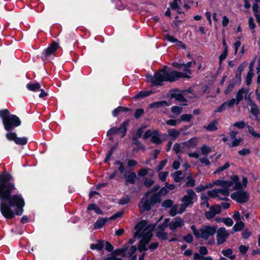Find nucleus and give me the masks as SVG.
Here are the masks:
<instances>
[{
  "label": "nucleus",
  "mask_w": 260,
  "mask_h": 260,
  "mask_svg": "<svg viewBox=\"0 0 260 260\" xmlns=\"http://www.w3.org/2000/svg\"><path fill=\"white\" fill-rule=\"evenodd\" d=\"M12 176L7 173L0 174V204L1 211L7 219H12L15 214H22L24 200L20 194L11 196L16 189L15 184L10 182Z\"/></svg>",
  "instance_id": "1"
},
{
  "label": "nucleus",
  "mask_w": 260,
  "mask_h": 260,
  "mask_svg": "<svg viewBox=\"0 0 260 260\" xmlns=\"http://www.w3.org/2000/svg\"><path fill=\"white\" fill-rule=\"evenodd\" d=\"M167 69L168 68L165 67L158 72L155 73L153 76L147 75V80L151 82L152 85L159 86L161 85L164 81L173 82L180 78H189L190 77L186 73Z\"/></svg>",
  "instance_id": "2"
},
{
  "label": "nucleus",
  "mask_w": 260,
  "mask_h": 260,
  "mask_svg": "<svg viewBox=\"0 0 260 260\" xmlns=\"http://www.w3.org/2000/svg\"><path fill=\"white\" fill-rule=\"evenodd\" d=\"M155 225L154 224H148L145 220H142L135 227L136 233L134 234L135 237L141 238L138 245V250L142 252L147 250L146 245L150 241L152 237V232L154 230Z\"/></svg>",
  "instance_id": "3"
},
{
  "label": "nucleus",
  "mask_w": 260,
  "mask_h": 260,
  "mask_svg": "<svg viewBox=\"0 0 260 260\" xmlns=\"http://www.w3.org/2000/svg\"><path fill=\"white\" fill-rule=\"evenodd\" d=\"M152 191H147L142 198L139 204L140 209H143L144 210L149 211L151 209V206L155 204L159 203L161 201L160 194H166L168 190L165 187L162 188L158 193H155L151 196L148 199V196Z\"/></svg>",
  "instance_id": "4"
},
{
  "label": "nucleus",
  "mask_w": 260,
  "mask_h": 260,
  "mask_svg": "<svg viewBox=\"0 0 260 260\" xmlns=\"http://www.w3.org/2000/svg\"><path fill=\"white\" fill-rule=\"evenodd\" d=\"M190 229L196 238L207 240L210 237L214 236L215 234L217 226L215 225H203L199 229H197L195 225H192Z\"/></svg>",
  "instance_id": "5"
},
{
  "label": "nucleus",
  "mask_w": 260,
  "mask_h": 260,
  "mask_svg": "<svg viewBox=\"0 0 260 260\" xmlns=\"http://www.w3.org/2000/svg\"><path fill=\"white\" fill-rule=\"evenodd\" d=\"M186 194L181 198L182 204L179 207L180 213H183L188 207H191L198 200V197L196 192L192 189H187Z\"/></svg>",
  "instance_id": "6"
},
{
  "label": "nucleus",
  "mask_w": 260,
  "mask_h": 260,
  "mask_svg": "<svg viewBox=\"0 0 260 260\" xmlns=\"http://www.w3.org/2000/svg\"><path fill=\"white\" fill-rule=\"evenodd\" d=\"M231 186H225L220 188H215L207 192L208 196L210 198H218L220 200H227V197L230 194Z\"/></svg>",
  "instance_id": "7"
},
{
  "label": "nucleus",
  "mask_w": 260,
  "mask_h": 260,
  "mask_svg": "<svg viewBox=\"0 0 260 260\" xmlns=\"http://www.w3.org/2000/svg\"><path fill=\"white\" fill-rule=\"evenodd\" d=\"M129 124V121H125L123 122L119 128L113 127L107 132V136H110L114 135H119L120 138H123L125 136L127 131V127Z\"/></svg>",
  "instance_id": "8"
},
{
  "label": "nucleus",
  "mask_w": 260,
  "mask_h": 260,
  "mask_svg": "<svg viewBox=\"0 0 260 260\" xmlns=\"http://www.w3.org/2000/svg\"><path fill=\"white\" fill-rule=\"evenodd\" d=\"M21 124V121L19 117L15 115H10L7 120H5L4 123L5 128L7 131H10Z\"/></svg>",
  "instance_id": "9"
},
{
  "label": "nucleus",
  "mask_w": 260,
  "mask_h": 260,
  "mask_svg": "<svg viewBox=\"0 0 260 260\" xmlns=\"http://www.w3.org/2000/svg\"><path fill=\"white\" fill-rule=\"evenodd\" d=\"M216 240L217 244L220 245L224 243L230 236L229 232L225 228L221 227L216 230Z\"/></svg>",
  "instance_id": "10"
},
{
  "label": "nucleus",
  "mask_w": 260,
  "mask_h": 260,
  "mask_svg": "<svg viewBox=\"0 0 260 260\" xmlns=\"http://www.w3.org/2000/svg\"><path fill=\"white\" fill-rule=\"evenodd\" d=\"M231 197L239 203H243L248 200L249 194L246 191H239L232 193Z\"/></svg>",
  "instance_id": "11"
},
{
  "label": "nucleus",
  "mask_w": 260,
  "mask_h": 260,
  "mask_svg": "<svg viewBox=\"0 0 260 260\" xmlns=\"http://www.w3.org/2000/svg\"><path fill=\"white\" fill-rule=\"evenodd\" d=\"M58 47L59 45L58 43L54 41L51 44L44 50L43 53V60H46L50 57L57 50Z\"/></svg>",
  "instance_id": "12"
},
{
  "label": "nucleus",
  "mask_w": 260,
  "mask_h": 260,
  "mask_svg": "<svg viewBox=\"0 0 260 260\" xmlns=\"http://www.w3.org/2000/svg\"><path fill=\"white\" fill-rule=\"evenodd\" d=\"M248 89H246L243 88L239 89L236 93V99L230 100V101L232 102L233 106L235 105H238L239 102L243 99L244 96L246 98L248 93Z\"/></svg>",
  "instance_id": "13"
},
{
  "label": "nucleus",
  "mask_w": 260,
  "mask_h": 260,
  "mask_svg": "<svg viewBox=\"0 0 260 260\" xmlns=\"http://www.w3.org/2000/svg\"><path fill=\"white\" fill-rule=\"evenodd\" d=\"M221 209L219 205L212 206L210 207L209 210L205 213L206 218L210 220L221 212Z\"/></svg>",
  "instance_id": "14"
},
{
  "label": "nucleus",
  "mask_w": 260,
  "mask_h": 260,
  "mask_svg": "<svg viewBox=\"0 0 260 260\" xmlns=\"http://www.w3.org/2000/svg\"><path fill=\"white\" fill-rule=\"evenodd\" d=\"M184 221L181 217H176L169 224L170 229L174 232L178 228H181L184 225Z\"/></svg>",
  "instance_id": "15"
},
{
  "label": "nucleus",
  "mask_w": 260,
  "mask_h": 260,
  "mask_svg": "<svg viewBox=\"0 0 260 260\" xmlns=\"http://www.w3.org/2000/svg\"><path fill=\"white\" fill-rule=\"evenodd\" d=\"M167 224L163 223L162 224L159 225L156 229V236L163 240H166L168 239V234L165 232V230L167 228Z\"/></svg>",
  "instance_id": "16"
},
{
  "label": "nucleus",
  "mask_w": 260,
  "mask_h": 260,
  "mask_svg": "<svg viewBox=\"0 0 260 260\" xmlns=\"http://www.w3.org/2000/svg\"><path fill=\"white\" fill-rule=\"evenodd\" d=\"M234 107L232 102L228 100L222 103L220 106L214 110L215 113H220L226 110L232 108Z\"/></svg>",
  "instance_id": "17"
},
{
  "label": "nucleus",
  "mask_w": 260,
  "mask_h": 260,
  "mask_svg": "<svg viewBox=\"0 0 260 260\" xmlns=\"http://www.w3.org/2000/svg\"><path fill=\"white\" fill-rule=\"evenodd\" d=\"M165 38L166 40L169 42L172 43H176V46L181 48L182 49H185L186 46L185 45L180 41L178 40L177 39L175 38L173 36L170 35L169 34H166L165 35Z\"/></svg>",
  "instance_id": "18"
},
{
  "label": "nucleus",
  "mask_w": 260,
  "mask_h": 260,
  "mask_svg": "<svg viewBox=\"0 0 260 260\" xmlns=\"http://www.w3.org/2000/svg\"><path fill=\"white\" fill-rule=\"evenodd\" d=\"M124 177L126 179V184L128 183L134 184L135 183L137 175L135 172L126 173L124 174Z\"/></svg>",
  "instance_id": "19"
},
{
  "label": "nucleus",
  "mask_w": 260,
  "mask_h": 260,
  "mask_svg": "<svg viewBox=\"0 0 260 260\" xmlns=\"http://www.w3.org/2000/svg\"><path fill=\"white\" fill-rule=\"evenodd\" d=\"M162 134H160L158 131H154L153 134L151 137V142L156 144H160L162 143V141L161 140V136Z\"/></svg>",
  "instance_id": "20"
},
{
  "label": "nucleus",
  "mask_w": 260,
  "mask_h": 260,
  "mask_svg": "<svg viewBox=\"0 0 260 260\" xmlns=\"http://www.w3.org/2000/svg\"><path fill=\"white\" fill-rule=\"evenodd\" d=\"M170 104L166 101H162L159 102H155L151 103L149 105V108L151 109L153 108H158L165 106H169Z\"/></svg>",
  "instance_id": "21"
},
{
  "label": "nucleus",
  "mask_w": 260,
  "mask_h": 260,
  "mask_svg": "<svg viewBox=\"0 0 260 260\" xmlns=\"http://www.w3.org/2000/svg\"><path fill=\"white\" fill-rule=\"evenodd\" d=\"M172 96L180 102H183L186 101L182 92L179 90H176L174 93H173L172 94Z\"/></svg>",
  "instance_id": "22"
},
{
  "label": "nucleus",
  "mask_w": 260,
  "mask_h": 260,
  "mask_svg": "<svg viewBox=\"0 0 260 260\" xmlns=\"http://www.w3.org/2000/svg\"><path fill=\"white\" fill-rule=\"evenodd\" d=\"M104 240H99L96 243L91 244L90 248L92 250H101L104 246Z\"/></svg>",
  "instance_id": "23"
},
{
  "label": "nucleus",
  "mask_w": 260,
  "mask_h": 260,
  "mask_svg": "<svg viewBox=\"0 0 260 260\" xmlns=\"http://www.w3.org/2000/svg\"><path fill=\"white\" fill-rule=\"evenodd\" d=\"M168 134L173 140H176L180 135V132L174 129H169L167 131Z\"/></svg>",
  "instance_id": "24"
},
{
  "label": "nucleus",
  "mask_w": 260,
  "mask_h": 260,
  "mask_svg": "<svg viewBox=\"0 0 260 260\" xmlns=\"http://www.w3.org/2000/svg\"><path fill=\"white\" fill-rule=\"evenodd\" d=\"M26 87L28 89L32 91H38L41 88L40 84L38 82L27 84Z\"/></svg>",
  "instance_id": "25"
},
{
  "label": "nucleus",
  "mask_w": 260,
  "mask_h": 260,
  "mask_svg": "<svg viewBox=\"0 0 260 260\" xmlns=\"http://www.w3.org/2000/svg\"><path fill=\"white\" fill-rule=\"evenodd\" d=\"M198 142V140L197 138H192L189 140L184 142L183 144L189 148L194 147Z\"/></svg>",
  "instance_id": "26"
},
{
  "label": "nucleus",
  "mask_w": 260,
  "mask_h": 260,
  "mask_svg": "<svg viewBox=\"0 0 260 260\" xmlns=\"http://www.w3.org/2000/svg\"><path fill=\"white\" fill-rule=\"evenodd\" d=\"M214 184L215 185L220 186L221 187H223L225 186H232L233 185L232 181H225L219 180H216L214 182Z\"/></svg>",
  "instance_id": "27"
},
{
  "label": "nucleus",
  "mask_w": 260,
  "mask_h": 260,
  "mask_svg": "<svg viewBox=\"0 0 260 260\" xmlns=\"http://www.w3.org/2000/svg\"><path fill=\"white\" fill-rule=\"evenodd\" d=\"M246 127L248 129V131L249 133L254 138L258 139L260 138V134L258 133H257L254 129V128L249 125H247Z\"/></svg>",
  "instance_id": "28"
},
{
  "label": "nucleus",
  "mask_w": 260,
  "mask_h": 260,
  "mask_svg": "<svg viewBox=\"0 0 260 260\" xmlns=\"http://www.w3.org/2000/svg\"><path fill=\"white\" fill-rule=\"evenodd\" d=\"M108 221L107 218H101L98 220L94 223V227L95 229H99L103 226L106 222Z\"/></svg>",
  "instance_id": "29"
},
{
  "label": "nucleus",
  "mask_w": 260,
  "mask_h": 260,
  "mask_svg": "<svg viewBox=\"0 0 260 260\" xmlns=\"http://www.w3.org/2000/svg\"><path fill=\"white\" fill-rule=\"evenodd\" d=\"M218 124V121L215 120L212 122L209 123L208 126L206 127V129L210 132L215 131L217 129V124Z\"/></svg>",
  "instance_id": "30"
},
{
  "label": "nucleus",
  "mask_w": 260,
  "mask_h": 260,
  "mask_svg": "<svg viewBox=\"0 0 260 260\" xmlns=\"http://www.w3.org/2000/svg\"><path fill=\"white\" fill-rule=\"evenodd\" d=\"M152 93L151 91H141L139 92L138 94H137L135 96V99H142L145 97L148 96Z\"/></svg>",
  "instance_id": "31"
},
{
  "label": "nucleus",
  "mask_w": 260,
  "mask_h": 260,
  "mask_svg": "<svg viewBox=\"0 0 260 260\" xmlns=\"http://www.w3.org/2000/svg\"><path fill=\"white\" fill-rule=\"evenodd\" d=\"M246 63L243 62L241 64L238 68L236 73V77L237 78L240 79L241 76V74L245 68L246 67Z\"/></svg>",
  "instance_id": "32"
},
{
  "label": "nucleus",
  "mask_w": 260,
  "mask_h": 260,
  "mask_svg": "<svg viewBox=\"0 0 260 260\" xmlns=\"http://www.w3.org/2000/svg\"><path fill=\"white\" fill-rule=\"evenodd\" d=\"M87 209L89 210H94L95 212L98 214L101 215L103 214V211L95 204H89L88 206Z\"/></svg>",
  "instance_id": "33"
},
{
  "label": "nucleus",
  "mask_w": 260,
  "mask_h": 260,
  "mask_svg": "<svg viewBox=\"0 0 260 260\" xmlns=\"http://www.w3.org/2000/svg\"><path fill=\"white\" fill-rule=\"evenodd\" d=\"M221 252L224 256L229 257L231 259H234L236 257L235 255H232L233 251L230 248L222 250Z\"/></svg>",
  "instance_id": "34"
},
{
  "label": "nucleus",
  "mask_w": 260,
  "mask_h": 260,
  "mask_svg": "<svg viewBox=\"0 0 260 260\" xmlns=\"http://www.w3.org/2000/svg\"><path fill=\"white\" fill-rule=\"evenodd\" d=\"M10 115L9 112L7 109L0 110V116L2 118L3 124L5 123V120H7Z\"/></svg>",
  "instance_id": "35"
},
{
  "label": "nucleus",
  "mask_w": 260,
  "mask_h": 260,
  "mask_svg": "<svg viewBox=\"0 0 260 260\" xmlns=\"http://www.w3.org/2000/svg\"><path fill=\"white\" fill-rule=\"evenodd\" d=\"M201 205L202 206H205L206 207H209V205L208 202L209 197L205 194H202L201 196Z\"/></svg>",
  "instance_id": "36"
},
{
  "label": "nucleus",
  "mask_w": 260,
  "mask_h": 260,
  "mask_svg": "<svg viewBox=\"0 0 260 260\" xmlns=\"http://www.w3.org/2000/svg\"><path fill=\"white\" fill-rule=\"evenodd\" d=\"M179 206L178 205H175L173 206H172L171 210L170 211L169 214L171 216H175L177 214H180L181 213H179V209H178Z\"/></svg>",
  "instance_id": "37"
},
{
  "label": "nucleus",
  "mask_w": 260,
  "mask_h": 260,
  "mask_svg": "<svg viewBox=\"0 0 260 260\" xmlns=\"http://www.w3.org/2000/svg\"><path fill=\"white\" fill-rule=\"evenodd\" d=\"M233 141L232 143H228V145L230 147H234L236 146H239L241 142L243 141V139L241 138H239V139H233Z\"/></svg>",
  "instance_id": "38"
},
{
  "label": "nucleus",
  "mask_w": 260,
  "mask_h": 260,
  "mask_svg": "<svg viewBox=\"0 0 260 260\" xmlns=\"http://www.w3.org/2000/svg\"><path fill=\"white\" fill-rule=\"evenodd\" d=\"M192 115L191 114H183L180 116V119L178 120L179 122L181 121H187L189 122L192 118Z\"/></svg>",
  "instance_id": "39"
},
{
  "label": "nucleus",
  "mask_w": 260,
  "mask_h": 260,
  "mask_svg": "<svg viewBox=\"0 0 260 260\" xmlns=\"http://www.w3.org/2000/svg\"><path fill=\"white\" fill-rule=\"evenodd\" d=\"M137 251V247L135 246H132L131 247L128 253L129 254V257H131L130 260H136L137 257L136 255H134V254Z\"/></svg>",
  "instance_id": "40"
},
{
  "label": "nucleus",
  "mask_w": 260,
  "mask_h": 260,
  "mask_svg": "<svg viewBox=\"0 0 260 260\" xmlns=\"http://www.w3.org/2000/svg\"><path fill=\"white\" fill-rule=\"evenodd\" d=\"M244 226V223L241 221H237V223L233 227V230L235 231H240L242 230Z\"/></svg>",
  "instance_id": "41"
},
{
  "label": "nucleus",
  "mask_w": 260,
  "mask_h": 260,
  "mask_svg": "<svg viewBox=\"0 0 260 260\" xmlns=\"http://www.w3.org/2000/svg\"><path fill=\"white\" fill-rule=\"evenodd\" d=\"M238 176L237 175L234 176L232 178L231 181L233 182H235V186H234V188L235 189H240L241 188V184L240 182L238 181Z\"/></svg>",
  "instance_id": "42"
},
{
  "label": "nucleus",
  "mask_w": 260,
  "mask_h": 260,
  "mask_svg": "<svg viewBox=\"0 0 260 260\" xmlns=\"http://www.w3.org/2000/svg\"><path fill=\"white\" fill-rule=\"evenodd\" d=\"M230 166L229 162H226L223 166L218 167L216 171H214V174H218L221 172H222L226 169H228Z\"/></svg>",
  "instance_id": "43"
},
{
  "label": "nucleus",
  "mask_w": 260,
  "mask_h": 260,
  "mask_svg": "<svg viewBox=\"0 0 260 260\" xmlns=\"http://www.w3.org/2000/svg\"><path fill=\"white\" fill-rule=\"evenodd\" d=\"M27 139L25 137L23 138H19V137H16V139L15 140V142L17 144L21 145H25L27 143Z\"/></svg>",
  "instance_id": "44"
},
{
  "label": "nucleus",
  "mask_w": 260,
  "mask_h": 260,
  "mask_svg": "<svg viewBox=\"0 0 260 260\" xmlns=\"http://www.w3.org/2000/svg\"><path fill=\"white\" fill-rule=\"evenodd\" d=\"M250 111L251 113L256 117H257L258 115L259 114V109L255 104H252V105L251 106Z\"/></svg>",
  "instance_id": "45"
},
{
  "label": "nucleus",
  "mask_w": 260,
  "mask_h": 260,
  "mask_svg": "<svg viewBox=\"0 0 260 260\" xmlns=\"http://www.w3.org/2000/svg\"><path fill=\"white\" fill-rule=\"evenodd\" d=\"M181 175L182 172L180 171H176L173 175L175 182H179L182 180V178L180 177Z\"/></svg>",
  "instance_id": "46"
},
{
  "label": "nucleus",
  "mask_w": 260,
  "mask_h": 260,
  "mask_svg": "<svg viewBox=\"0 0 260 260\" xmlns=\"http://www.w3.org/2000/svg\"><path fill=\"white\" fill-rule=\"evenodd\" d=\"M182 111V108L179 106H173L171 108V111L173 113L177 115L180 114Z\"/></svg>",
  "instance_id": "47"
},
{
  "label": "nucleus",
  "mask_w": 260,
  "mask_h": 260,
  "mask_svg": "<svg viewBox=\"0 0 260 260\" xmlns=\"http://www.w3.org/2000/svg\"><path fill=\"white\" fill-rule=\"evenodd\" d=\"M173 204V201L172 200L168 199L163 201L161 204V205L163 207L165 208H170L172 207Z\"/></svg>",
  "instance_id": "48"
},
{
  "label": "nucleus",
  "mask_w": 260,
  "mask_h": 260,
  "mask_svg": "<svg viewBox=\"0 0 260 260\" xmlns=\"http://www.w3.org/2000/svg\"><path fill=\"white\" fill-rule=\"evenodd\" d=\"M233 125L239 129H242L246 126V125L244 121H237L234 123Z\"/></svg>",
  "instance_id": "49"
},
{
  "label": "nucleus",
  "mask_w": 260,
  "mask_h": 260,
  "mask_svg": "<svg viewBox=\"0 0 260 260\" xmlns=\"http://www.w3.org/2000/svg\"><path fill=\"white\" fill-rule=\"evenodd\" d=\"M201 150L202 151V154L204 155H207L211 152V149H210V148H209L206 145H203L201 148Z\"/></svg>",
  "instance_id": "50"
},
{
  "label": "nucleus",
  "mask_w": 260,
  "mask_h": 260,
  "mask_svg": "<svg viewBox=\"0 0 260 260\" xmlns=\"http://www.w3.org/2000/svg\"><path fill=\"white\" fill-rule=\"evenodd\" d=\"M248 25L250 29L253 30L252 32H254V28H255V24L254 22V20L252 17H250L248 19Z\"/></svg>",
  "instance_id": "51"
},
{
  "label": "nucleus",
  "mask_w": 260,
  "mask_h": 260,
  "mask_svg": "<svg viewBox=\"0 0 260 260\" xmlns=\"http://www.w3.org/2000/svg\"><path fill=\"white\" fill-rule=\"evenodd\" d=\"M251 153V151L248 148H243L238 151L239 155L242 156H246L249 154Z\"/></svg>",
  "instance_id": "52"
},
{
  "label": "nucleus",
  "mask_w": 260,
  "mask_h": 260,
  "mask_svg": "<svg viewBox=\"0 0 260 260\" xmlns=\"http://www.w3.org/2000/svg\"><path fill=\"white\" fill-rule=\"evenodd\" d=\"M253 75H254L253 73L249 72H248V73L247 74L246 80V84L247 85H249L251 84L252 79Z\"/></svg>",
  "instance_id": "53"
},
{
  "label": "nucleus",
  "mask_w": 260,
  "mask_h": 260,
  "mask_svg": "<svg viewBox=\"0 0 260 260\" xmlns=\"http://www.w3.org/2000/svg\"><path fill=\"white\" fill-rule=\"evenodd\" d=\"M181 3V0H174L171 4V7L173 10H176L179 8V5Z\"/></svg>",
  "instance_id": "54"
},
{
  "label": "nucleus",
  "mask_w": 260,
  "mask_h": 260,
  "mask_svg": "<svg viewBox=\"0 0 260 260\" xmlns=\"http://www.w3.org/2000/svg\"><path fill=\"white\" fill-rule=\"evenodd\" d=\"M154 183V181L151 178H146L144 184L147 187L151 186Z\"/></svg>",
  "instance_id": "55"
},
{
  "label": "nucleus",
  "mask_w": 260,
  "mask_h": 260,
  "mask_svg": "<svg viewBox=\"0 0 260 260\" xmlns=\"http://www.w3.org/2000/svg\"><path fill=\"white\" fill-rule=\"evenodd\" d=\"M235 86V83L234 82L230 83L226 88V89L225 90L224 93L225 94H229L233 89L234 88Z\"/></svg>",
  "instance_id": "56"
},
{
  "label": "nucleus",
  "mask_w": 260,
  "mask_h": 260,
  "mask_svg": "<svg viewBox=\"0 0 260 260\" xmlns=\"http://www.w3.org/2000/svg\"><path fill=\"white\" fill-rule=\"evenodd\" d=\"M6 137L9 140H13L15 142L17 136L15 133H9L6 134Z\"/></svg>",
  "instance_id": "57"
},
{
  "label": "nucleus",
  "mask_w": 260,
  "mask_h": 260,
  "mask_svg": "<svg viewBox=\"0 0 260 260\" xmlns=\"http://www.w3.org/2000/svg\"><path fill=\"white\" fill-rule=\"evenodd\" d=\"M167 162V159H166L161 161L156 169V171L157 172L160 171L165 166Z\"/></svg>",
  "instance_id": "58"
},
{
  "label": "nucleus",
  "mask_w": 260,
  "mask_h": 260,
  "mask_svg": "<svg viewBox=\"0 0 260 260\" xmlns=\"http://www.w3.org/2000/svg\"><path fill=\"white\" fill-rule=\"evenodd\" d=\"M168 175V172H161L159 173L158 176L159 179L162 181H165L166 179V178Z\"/></svg>",
  "instance_id": "59"
},
{
  "label": "nucleus",
  "mask_w": 260,
  "mask_h": 260,
  "mask_svg": "<svg viewBox=\"0 0 260 260\" xmlns=\"http://www.w3.org/2000/svg\"><path fill=\"white\" fill-rule=\"evenodd\" d=\"M153 134V131H151L150 129H148L143 135V138L144 140H146L149 137H151Z\"/></svg>",
  "instance_id": "60"
},
{
  "label": "nucleus",
  "mask_w": 260,
  "mask_h": 260,
  "mask_svg": "<svg viewBox=\"0 0 260 260\" xmlns=\"http://www.w3.org/2000/svg\"><path fill=\"white\" fill-rule=\"evenodd\" d=\"M223 222L227 226H232L233 224V221L232 219L230 217L224 218L223 219Z\"/></svg>",
  "instance_id": "61"
},
{
  "label": "nucleus",
  "mask_w": 260,
  "mask_h": 260,
  "mask_svg": "<svg viewBox=\"0 0 260 260\" xmlns=\"http://www.w3.org/2000/svg\"><path fill=\"white\" fill-rule=\"evenodd\" d=\"M105 249L109 252H111L114 249L113 245L108 241L105 242Z\"/></svg>",
  "instance_id": "62"
},
{
  "label": "nucleus",
  "mask_w": 260,
  "mask_h": 260,
  "mask_svg": "<svg viewBox=\"0 0 260 260\" xmlns=\"http://www.w3.org/2000/svg\"><path fill=\"white\" fill-rule=\"evenodd\" d=\"M150 170V169H140L139 170V171L138 172V175L140 177H143L144 176H145L148 171Z\"/></svg>",
  "instance_id": "63"
},
{
  "label": "nucleus",
  "mask_w": 260,
  "mask_h": 260,
  "mask_svg": "<svg viewBox=\"0 0 260 260\" xmlns=\"http://www.w3.org/2000/svg\"><path fill=\"white\" fill-rule=\"evenodd\" d=\"M144 114V110L142 109H138L136 111L135 117L136 118L140 117Z\"/></svg>",
  "instance_id": "64"
}]
</instances>
